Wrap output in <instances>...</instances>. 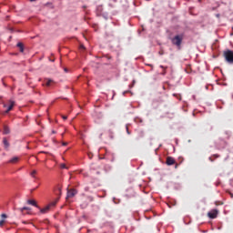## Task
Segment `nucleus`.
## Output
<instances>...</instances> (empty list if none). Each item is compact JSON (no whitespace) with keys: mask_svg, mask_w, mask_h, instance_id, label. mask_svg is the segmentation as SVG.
<instances>
[{"mask_svg":"<svg viewBox=\"0 0 233 233\" xmlns=\"http://www.w3.org/2000/svg\"><path fill=\"white\" fill-rule=\"evenodd\" d=\"M49 61H51L52 63H54V59H49Z\"/></svg>","mask_w":233,"mask_h":233,"instance_id":"nucleus-28","label":"nucleus"},{"mask_svg":"<svg viewBox=\"0 0 233 233\" xmlns=\"http://www.w3.org/2000/svg\"><path fill=\"white\" fill-rule=\"evenodd\" d=\"M18 210H20V212L23 214L24 210H30V208L28 207H24V208H20Z\"/></svg>","mask_w":233,"mask_h":233,"instance_id":"nucleus-15","label":"nucleus"},{"mask_svg":"<svg viewBox=\"0 0 233 233\" xmlns=\"http://www.w3.org/2000/svg\"><path fill=\"white\" fill-rule=\"evenodd\" d=\"M160 68H163V72H162V76H167V67H165L164 66H160Z\"/></svg>","mask_w":233,"mask_h":233,"instance_id":"nucleus-14","label":"nucleus"},{"mask_svg":"<svg viewBox=\"0 0 233 233\" xmlns=\"http://www.w3.org/2000/svg\"><path fill=\"white\" fill-rule=\"evenodd\" d=\"M145 137V132L140 131V132L138 133V137H137V139H140V137Z\"/></svg>","mask_w":233,"mask_h":233,"instance_id":"nucleus-17","label":"nucleus"},{"mask_svg":"<svg viewBox=\"0 0 233 233\" xmlns=\"http://www.w3.org/2000/svg\"><path fill=\"white\" fill-rule=\"evenodd\" d=\"M210 219H216L218 218V209H213L208 213Z\"/></svg>","mask_w":233,"mask_h":233,"instance_id":"nucleus-4","label":"nucleus"},{"mask_svg":"<svg viewBox=\"0 0 233 233\" xmlns=\"http://www.w3.org/2000/svg\"><path fill=\"white\" fill-rule=\"evenodd\" d=\"M32 3L34 2V1H35V0H30Z\"/></svg>","mask_w":233,"mask_h":233,"instance_id":"nucleus-33","label":"nucleus"},{"mask_svg":"<svg viewBox=\"0 0 233 233\" xmlns=\"http://www.w3.org/2000/svg\"><path fill=\"white\" fill-rule=\"evenodd\" d=\"M3 143L5 150H8V148L10 147V143L8 142V140H6V137L3 138Z\"/></svg>","mask_w":233,"mask_h":233,"instance_id":"nucleus-9","label":"nucleus"},{"mask_svg":"<svg viewBox=\"0 0 233 233\" xmlns=\"http://www.w3.org/2000/svg\"><path fill=\"white\" fill-rule=\"evenodd\" d=\"M87 199H88L89 201H94V198H93V197H88Z\"/></svg>","mask_w":233,"mask_h":233,"instance_id":"nucleus-24","label":"nucleus"},{"mask_svg":"<svg viewBox=\"0 0 233 233\" xmlns=\"http://www.w3.org/2000/svg\"><path fill=\"white\" fill-rule=\"evenodd\" d=\"M3 134H4L5 136L10 134V127H8V126H4Z\"/></svg>","mask_w":233,"mask_h":233,"instance_id":"nucleus-13","label":"nucleus"},{"mask_svg":"<svg viewBox=\"0 0 233 233\" xmlns=\"http://www.w3.org/2000/svg\"><path fill=\"white\" fill-rule=\"evenodd\" d=\"M3 225H5V220H0V227H3Z\"/></svg>","mask_w":233,"mask_h":233,"instance_id":"nucleus-23","label":"nucleus"},{"mask_svg":"<svg viewBox=\"0 0 233 233\" xmlns=\"http://www.w3.org/2000/svg\"><path fill=\"white\" fill-rule=\"evenodd\" d=\"M85 190H86V191L88 190V187H86Z\"/></svg>","mask_w":233,"mask_h":233,"instance_id":"nucleus-31","label":"nucleus"},{"mask_svg":"<svg viewBox=\"0 0 233 233\" xmlns=\"http://www.w3.org/2000/svg\"><path fill=\"white\" fill-rule=\"evenodd\" d=\"M16 46L19 48L21 53L25 52V45H23V43L18 42Z\"/></svg>","mask_w":233,"mask_h":233,"instance_id":"nucleus-11","label":"nucleus"},{"mask_svg":"<svg viewBox=\"0 0 233 233\" xmlns=\"http://www.w3.org/2000/svg\"><path fill=\"white\" fill-rule=\"evenodd\" d=\"M14 106H15V101L10 99V100H9V106H8L7 109L5 110V114H8V112H10L11 110H13Z\"/></svg>","mask_w":233,"mask_h":233,"instance_id":"nucleus-5","label":"nucleus"},{"mask_svg":"<svg viewBox=\"0 0 233 233\" xmlns=\"http://www.w3.org/2000/svg\"><path fill=\"white\" fill-rule=\"evenodd\" d=\"M60 168H62V169H66L67 170V168H68V167H66V164H61L60 165Z\"/></svg>","mask_w":233,"mask_h":233,"instance_id":"nucleus-18","label":"nucleus"},{"mask_svg":"<svg viewBox=\"0 0 233 233\" xmlns=\"http://www.w3.org/2000/svg\"><path fill=\"white\" fill-rule=\"evenodd\" d=\"M136 123H143V119L141 118H135Z\"/></svg>","mask_w":233,"mask_h":233,"instance_id":"nucleus-19","label":"nucleus"},{"mask_svg":"<svg viewBox=\"0 0 233 233\" xmlns=\"http://www.w3.org/2000/svg\"><path fill=\"white\" fill-rule=\"evenodd\" d=\"M224 57L229 65H233V51L228 49L227 51L224 52Z\"/></svg>","mask_w":233,"mask_h":233,"instance_id":"nucleus-2","label":"nucleus"},{"mask_svg":"<svg viewBox=\"0 0 233 233\" xmlns=\"http://www.w3.org/2000/svg\"><path fill=\"white\" fill-rule=\"evenodd\" d=\"M82 48H85V46H82Z\"/></svg>","mask_w":233,"mask_h":233,"instance_id":"nucleus-36","label":"nucleus"},{"mask_svg":"<svg viewBox=\"0 0 233 233\" xmlns=\"http://www.w3.org/2000/svg\"><path fill=\"white\" fill-rule=\"evenodd\" d=\"M128 93H132V92L130 90L124 91L123 96H127V94H128Z\"/></svg>","mask_w":233,"mask_h":233,"instance_id":"nucleus-21","label":"nucleus"},{"mask_svg":"<svg viewBox=\"0 0 233 233\" xmlns=\"http://www.w3.org/2000/svg\"><path fill=\"white\" fill-rule=\"evenodd\" d=\"M17 161H19V157H14L11 159H9L7 163H11L14 165V164L17 163Z\"/></svg>","mask_w":233,"mask_h":233,"instance_id":"nucleus-10","label":"nucleus"},{"mask_svg":"<svg viewBox=\"0 0 233 233\" xmlns=\"http://www.w3.org/2000/svg\"><path fill=\"white\" fill-rule=\"evenodd\" d=\"M175 164H176V160L174 159V157H167L166 165H167L168 167H172V165H175Z\"/></svg>","mask_w":233,"mask_h":233,"instance_id":"nucleus-6","label":"nucleus"},{"mask_svg":"<svg viewBox=\"0 0 233 233\" xmlns=\"http://www.w3.org/2000/svg\"><path fill=\"white\" fill-rule=\"evenodd\" d=\"M160 56H162L163 54L161 52H159Z\"/></svg>","mask_w":233,"mask_h":233,"instance_id":"nucleus-34","label":"nucleus"},{"mask_svg":"<svg viewBox=\"0 0 233 233\" xmlns=\"http://www.w3.org/2000/svg\"><path fill=\"white\" fill-rule=\"evenodd\" d=\"M136 85V80H133L132 85H129V88H133V86Z\"/></svg>","mask_w":233,"mask_h":233,"instance_id":"nucleus-20","label":"nucleus"},{"mask_svg":"<svg viewBox=\"0 0 233 233\" xmlns=\"http://www.w3.org/2000/svg\"><path fill=\"white\" fill-rule=\"evenodd\" d=\"M56 202H51L50 204H48L47 206H46L45 208H38L41 214H46L47 212L50 211V209L52 208V207H56Z\"/></svg>","mask_w":233,"mask_h":233,"instance_id":"nucleus-3","label":"nucleus"},{"mask_svg":"<svg viewBox=\"0 0 233 233\" xmlns=\"http://www.w3.org/2000/svg\"><path fill=\"white\" fill-rule=\"evenodd\" d=\"M2 218H3L4 219H5L6 214H2Z\"/></svg>","mask_w":233,"mask_h":233,"instance_id":"nucleus-27","label":"nucleus"},{"mask_svg":"<svg viewBox=\"0 0 233 233\" xmlns=\"http://www.w3.org/2000/svg\"><path fill=\"white\" fill-rule=\"evenodd\" d=\"M23 223H24V224H26V222H25V221H24Z\"/></svg>","mask_w":233,"mask_h":233,"instance_id":"nucleus-35","label":"nucleus"},{"mask_svg":"<svg viewBox=\"0 0 233 233\" xmlns=\"http://www.w3.org/2000/svg\"><path fill=\"white\" fill-rule=\"evenodd\" d=\"M62 145H63V147H66V145H68V143L64 142V143H62Z\"/></svg>","mask_w":233,"mask_h":233,"instance_id":"nucleus-26","label":"nucleus"},{"mask_svg":"<svg viewBox=\"0 0 233 233\" xmlns=\"http://www.w3.org/2000/svg\"><path fill=\"white\" fill-rule=\"evenodd\" d=\"M77 194V190L76 189H68L67 190V198H74Z\"/></svg>","mask_w":233,"mask_h":233,"instance_id":"nucleus-7","label":"nucleus"},{"mask_svg":"<svg viewBox=\"0 0 233 233\" xmlns=\"http://www.w3.org/2000/svg\"><path fill=\"white\" fill-rule=\"evenodd\" d=\"M62 118L66 121V119H68V116H62Z\"/></svg>","mask_w":233,"mask_h":233,"instance_id":"nucleus-25","label":"nucleus"},{"mask_svg":"<svg viewBox=\"0 0 233 233\" xmlns=\"http://www.w3.org/2000/svg\"><path fill=\"white\" fill-rule=\"evenodd\" d=\"M52 134H56V131L53 130V131H52Z\"/></svg>","mask_w":233,"mask_h":233,"instance_id":"nucleus-30","label":"nucleus"},{"mask_svg":"<svg viewBox=\"0 0 233 233\" xmlns=\"http://www.w3.org/2000/svg\"><path fill=\"white\" fill-rule=\"evenodd\" d=\"M230 196H231V198H233V194L232 193H230Z\"/></svg>","mask_w":233,"mask_h":233,"instance_id":"nucleus-32","label":"nucleus"},{"mask_svg":"<svg viewBox=\"0 0 233 233\" xmlns=\"http://www.w3.org/2000/svg\"><path fill=\"white\" fill-rule=\"evenodd\" d=\"M126 130H127V133L128 134V136H130V131L128 130V125L126 126Z\"/></svg>","mask_w":233,"mask_h":233,"instance_id":"nucleus-22","label":"nucleus"},{"mask_svg":"<svg viewBox=\"0 0 233 233\" xmlns=\"http://www.w3.org/2000/svg\"><path fill=\"white\" fill-rule=\"evenodd\" d=\"M183 34L177 35L171 39L172 45H175V46H177V48L181 47V43H183Z\"/></svg>","mask_w":233,"mask_h":233,"instance_id":"nucleus-1","label":"nucleus"},{"mask_svg":"<svg viewBox=\"0 0 233 233\" xmlns=\"http://www.w3.org/2000/svg\"><path fill=\"white\" fill-rule=\"evenodd\" d=\"M52 83H54V80H53V79L45 78V80H44V86H52Z\"/></svg>","mask_w":233,"mask_h":233,"instance_id":"nucleus-8","label":"nucleus"},{"mask_svg":"<svg viewBox=\"0 0 233 233\" xmlns=\"http://www.w3.org/2000/svg\"><path fill=\"white\" fill-rule=\"evenodd\" d=\"M27 203L28 205H32V207H36V208H39V206H37V203L35 202V200L29 199Z\"/></svg>","mask_w":233,"mask_h":233,"instance_id":"nucleus-12","label":"nucleus"},{"mask_svg":"<svg viewBox=\"0 0 233 233\" xmlns=\"http://www.w3.org/2000/svg\"><path fill=\"white\" fill-rule=\"evenodd\" d=\"M4 108H6V104H4Z\"/></svg>","mask_w":233,"mask_h":233,"instance_id":"nucleus-29","label":"nucleus"},{"mask_svg":"<svg viewBox=\"0 0 233 233\" xmlns=\"http://www.w3.org/2000/svg\"><path fill=\"white\" fill-rule=\"evenodd\" d=\"M35 174H37V171L36 170H33L31 173H30V176L34 177V179H35Z\"/></svg>","mask_w":233,"mask_h":233,"instance_id":"nucleus-16","label":"nucleus"}]
</instances>
